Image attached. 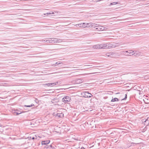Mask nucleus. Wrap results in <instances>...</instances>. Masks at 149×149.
Segmentation results:
<instances>
[{"label": "nucleus", "instance_id": "f257e3e1", "mask_svg": "<svg viewBox=\"0 0 149 149\" xmlns=\"http://www.w3.org/2000/svg\"><path fill=\"white\" fill-rule=\"evenodd\" d=\"M117 45L111 44H103L101 45H94L93 46V48L95 49H101L102 48H109L110 47H115Z\"/></svg>", "mask_w": 149, "mask_h": 149}, {"label": "nucleus", "instance_id": "f03ea898", "mask_svg": "<svg viewBox=\"0 0 149 149\" xmlns=\"http://www.w3.org/2000/svg\"><path fill=\"white\" fill-rule=\"evenodd\" d=\"M96 24L95 23H83L81 24H78L76 25V26H79V27L83 28H89L91 27H92L95 26Z\"/></svg>", "mask_w": 149, "mask_h": 149}, {"label": "nucleus", "instance_id": "7ed1b4c3", "mask_svg": "<svg viewBox=\"0 0 149 149\" xmlns=\"http://www.w3.org/2000/svg\"><path fill=\"white\" fill-rule=\"evenodd\" d=\"M95 24L96 25L94 26H95L94 28H95V31H100L104 30H106L107 29V28L103 26H100L99 24Z\"/></svg>", "mask_w": 149, "mask_h": 149}, {"label": "nucleus", "instance_id": "20e7f679", "mask_svg": "<svg viewBox=\"0 0 149 149\" xmlns=\"http://www.w3.org/2000/svg\"><path fill=\"white\" fill-rule=\"evenodd\" d=\"M62 40L57 38H48V41L49 43H56L61 42Z\"/></svg>", "mask_w": 149, "mask_h": 149}, {"label": "nucleus", "instance_id": "39448f33", "mask_svg": "<svg viewBox=\"0 0 149 149\" xmlns=\"http://www.w3.org/2000/svg\"><path fill=\"white\" fill-rule=\"evenodd\" d=\"M71 97L67 96H65L62 99V102L65 103H67L70 101Z\"/></svg>", "mask_w": 149, "mask_h": 149}, {"label": "nucleus", "instance_id": "423d86ee", "mask_svg": "<svg viewBox=\"0 0 149 149\" xmlns=\"http://www.w3.org/2000/svg\"><path fill=\"white\" fill-rule=\"evenodd\" d=\"M85 95L86 97H91L93 96V95L91 93L88 92H85Z\"/></svg>", "mask_w": 149, "mask_h": 149}, {"label": "nucleus", "instance_id": "0eeeda50", "mask_svg": "<svg viewBox=\"0 0 149 149\" xmlns=\"http://www.w3.org/2000/svg\"><path fill=\"white\" fill-rule=\"evenodd\" d=\"M50 142V141L48 140L47 141H42L41 142L42 145H47Z\"/></svg>", "mask_w": 149, "mask_h": 149}, {"label": "nucleus", "instance_id": "6e6552de", "mask_svg": "<svg viewBox=\"0 0 149 149\" xmlns=\"http://www.w3.org/2000/svg\"><path fill=\"white\" fill-rule=\"evenodd\" d=\"M129 51H132V52H134L133 54H132V55H134V56H136V55H139V52L138 51H132V50H129Z\"/></svg>", "mask_w": 149, "mask_h": 149}, {"label": "nucleus", "instance_id": "1a4fd4ad", "mask_svg": "<svg viewBox=\"0 0 149 149\" xmlns=\"http://www.w3.org/2000/svg\"><path fill=\"white\" fill-rule=\"evenodd\" d=\"M54 116H55L56 117H57L58 118H61L62 116H63V114L62 113H57L56 114V115L54 114Z\"/></svg>", "mask_w": 149, "mask_h": 149}, {"label": "nucleus", "instance_id": "9d476101", "mask_svg": "<svg viewBox=\"0 0 149 149\" xmlns=\"http://www.w3.org/2000/svg\"><path fill=\"white\" fill-rule=\"evenodd\" d=\"M14 113L15 115H17L21 113H22L20 112V111H19L17 110L15 111Z\"/></svg>", "mask_w": 149, "mask_h": 149}, {"label": "nucleus", "instance_id": "9b49d317", "mask_svg": "<svg viewBox=\"0 0 149 149\" xmlns=\"http://www.w3.org/2000/svg\"><path fill=\"white\" fill-rule=\"evenodd\" d=\"M119 101L118 99L117 98H114L112 99L111 101L112 102H114L115 101Z\"/></svg>", "mask_w": 149, "mask_h": 149}, {"label": "nucleus", "instance_id": "f8f14e48", "mask_svg": "<svg viewBox=\"0 0 149 149\" xmlns=\"http://www.w3.org/2000/svg\"><path fill=\"white\" fill-rule=\"evenodd\" d=\"M83 81L82 79H78L77 80V83H82Z\"/></svg>", "mask_w": 149, "mask_h": 149}, {"label": "nucleus", "instance_id": "ddd939ff", "mask_svg": "<svg viewBox=\"0 0 149 149\" xmlns=\"http://www.w3.org/2000/svg\"><path fill=\"white\" fill-rule=\"evenodd\" d=\"M54 13L53 12H52V13H46V14H45V15H47V16H52L51 15L52 14H54Z\"/></svg>", "mask_w": 149, "mask_h": 149}, {"label": "nucleus", "instance_id": "4468645a", "mask_svg": "<svg viewBox=\"0 0 149 149\" xmlns=\"http://www.w3.org/2000/svg\"><path fill=\"white\" fill-rule=\"evenodd\" d=\"M52 83H47L46 84H45V85H47L48 86H53L52 85L53 84H52Z\"/></svg>", "mask_w": 149, "mask_h": 149}, {"label": "nucleus", "instance_id": "2eb2a0df", "mask_svg": "<svg viewBox=\"0 0 149 149\" xmlns=\"http://www.w3.org/2000/svg\"><path fill=\"white\" fill-rule=\"evenodd\" d=\"M117 4V2H113L112 3H111L110 4V5H114L116 4Z\"/></svg>", "mask_w": 149, "mask_h": 149}, {"label": "nucleus", "instance_id": "dca6fc26", "mask_svg": "<svg viewBox=\"0 0 149 149\" xmlns=\"http://www.w3.org/2000/svg\"><path fill=\"white\" fill-rule=\"evenodd\" d=\"M58 82H56L55 83H52V84H53L52 86H55V85H56L57 84H58Z\"/></svg>", "mask_w": 149, "mask_h": 149}, {"label": "nucleus", "instance_id": "f3484780", "mask_svg": "<svg viewBox=\"0 0 149 149\" xmlns=\"http://www.w3.org/2000/svg\"><path fill=\"white\" fill-rule=\"evenodd\" d=\"M33 105H34L33 104V105L31 104V105H25L24 106H25V107H31L32 106H33Z\"/></svg>", "mask_w": 149, "mask_h": 149}, {"label": "nucleus", "instance_id": "a211bd4d", "mask_svg": "<svg viewBox=\"0 0 149 149\" xmlns=\"http://www.w3.org/2000/svg\"><path fill=\"white\" fill-rule=\"evenodd\" d=\"M43 41L45 42H48L47 43H49V42L48 41V38H46L44 40H43Z\"/></svg>", "mask_w": 149, "mask_h": 149}, {"label": "nucleus", "instance_id": "6ab92c4d", "mask_svg": "<svg viewBox=\"0 0 149 149\" xmlns=\"http://www.w3.org/2000/svg\"><path fill=\"white\" fill-rule=\"evenodd\" d=\"M30 139H32V140H34V139H36V138H35V137H31V136H30Z\"/></svg>", "mask_w": 149, "mask_h": 149}, {"label": "nucleus", "instance_id": "aec40b11", "mask_svg": "<svg viewBox=\"0 0 149 149\" xmlns=\"http://www.w3.org/2000/svg\"><path fill=\"white\" fill-rule=\"evenodd\" d=\"M127 98V94H125V97L123 98V99H122V100H126Z\"/></svg>", "mask_w": 149, "mask_h": 149}, {"label": "nucleus", "instance_id": "412c9836", "mask_svg": "<svg viewBox=\"0 0 149 149\" xmlns=\"http://www.w3.org/2000/svg\"><path fill=\"white\" fill-rule=\"evenodd\" d=\"M35 102L37 104L38 103V100L37 99H36L35 100Z\"/></svg>", "mask_w": 149, "mask_h": 149}, {"label": "nucleus", "instance_id": "4be33fe9", "mask_svg": "<svg viewBox=\"0 0 149 149\" xmlns=\"http://www.w3.org/2000/svg\"><path fill=\"white\" fill-rule=\"evenodd\" d=\"M148 120H149V118H148L145 121H144L146 123H147V122L148 121Z\"/></svg>", "mask_w": 149, "mask_h": 149}, {"label": "nucleus", "instance_id": "5701e85b", "mask_svg": "<svg viewBox=\"0 0 149 149\" xmlns=\"http://www.w3.org/2000/svg\"><path fill=\"white\" fill-rule=\"evenodd\" d=\"M109 54L110 53H107L106 54V55L107 56H110Z\"/></svg>", "mask_w": 149, "mask_h": 149}, {"label": "nucleus", "instance_id": "b1692460", "mask_svg": "<svg viewBox=\"0 0 149 149\" xmlns=\"http://www.w3.org/2000/svg\"><path fill=\"white\" fill-rule=\"evenodd\" d=\"M108 94H110V95H112L113 94V92H110V93H107Z\"/></svg>", "mask_w": 149, "mask_h": 149}, {"label": "nucleus", "instance_id": "393cba45", "mask_svg": "<svg viewBox=\"0 0 149 149\" xmlns=\"http://www.w3.org/2000/svg\"><path fill=\"white\" fill-rule=\"evenodd\" d=\"M126 52L128 53L129 54H131V53H132V52H128V51H126Z\"/></svg>", "mask_w": 149, "mask_h": 149}, {"label": "nucleus", "instance_id": "a878e982", "mask_svg": "<svg viewBox=\"0 0 149 149\" xmlns=\"http://www.w3.org/2000/svg\"><path fill=\"white\" fill-rule=\"evenodd\" d=\"M80 149H85L84 147H81Z\"/></svg>", "mask_w": 149, "mask_h": 149}, {"label": "nucleus", "instance_id": "bb28decb", "mask_svg": "<svg viewBox=\"0 0 149 149\" xmlns=\"http://www.w3.org/2000/svg\"><path fill=\"white\" fill-rule=\"evenodd\" d=\"M126 55V56H131V55H129V54Z\"/></svg>", "mask_w": 149, "mask_h": 149}, {"label": "nucleus", "instance_id": "cd10ccee", "mask_svg": "<svg viewBox=\"0 0 149 149\" xmlns=\"http://www.w3.org/2000/svg\"><path fill=\"white\" fill-rule=\"evenodd\" d=\"M50 146L51 147V148H52V146L51 145H50Z\"/></svg>", "mask_w": 149, "mask_h": 149}, {"label": "nucleus", "instance_id": "c85d7f7f", "mask_svg": "<svg viewBox=\"0 0 149 149\" xmlns=\"http://www.w3.org/2000/svg\"><path fill=\"white\" fill-rule=\"evenodd\" d=\"M60 64V63H58V64H57V65H58L59 64Z\"/></svg>", "mask_w": 149, "mask_h": 149}, {"label": "nucleus", "instance_id": "c756f323", "mask_svg": "<svg viewBox=\"0 0 149 149\" xmlns=\"http://www.w3.org/2000/svg\"><path fill=\"white\" fill-rule=\"evenodd\" d=\"M98 1H100V0H98Z\"/></svg>", "mask_w": 149, "mask_h": 149}, {"label": "nucleus", "instance_id": "7c9ffc66", "mask_svg": "<svg viewBox=\"0 0 149 149\" xmlns=\"http://www.w3.org/2000/svg\"><path fill=\"white\" fill-rule=\"evenodd\" d=\"M148 124H149V123H148Z\"/></svg>", "mask_w": 149, "mask_h": 149}]
</instances>
